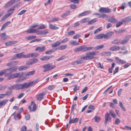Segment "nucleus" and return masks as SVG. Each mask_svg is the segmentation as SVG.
Instances as JSON below:
<instances>
[{"label": "nucleus", "instance_id": "f257e3e1", "mask_svg": "<svg viewBox=\"0 0 131 131\" xmlns=\"http://www.w3.org/2000/svg\"><path fill=\"white\" fill-rule=\"evenodd\" d=\"M37 82V81L35 80L29 83L26 82L22 84H16V89L19 90L25 88H27L36 84Z\"/></svg>", "mask_w": 131, "mask_h": 131}, {"label": "nucleus", "instance_id": "f03ea898", "mask_svg": "<svg viewBox=\"0 0 131 131\" xmlns=\"http://www.w3.org/2000/svg\"><path fill=\"white\" fill-rule=\"evenodd\" d=\"M99 52L98 51H92L86 53V56L82 57L80 59L81 60H88L95 58L93 56L94 55Z\"/></svg>", "mask_w": 131, "mask_h": 131}, {"label": "nucleus", "instance_id": "7ed1b4c3", "mask_svg": "<svg viewBox=\"0 0 131 131\" xmlns=\"http://www.w3.org/2000/svg\"><path fill=\"white\" fill-rule=\"evenodd\" d=\"M55 67V66L52 65L50 64L49 63L45 64L42 66V68L45 69L43 72H46L54 68Z\"/></svg>", "mask_w": 131, "mask_h": 131}, {"label": "nucleus", "instance_id": "20e7f679", "mask_svg": "<svg viewBox=\"0 0 131 131\" xmlns=\"http://www.w3.org/2000/svg\"><path fill=\"white\" fill-rule=\"evenodd\" d=\"M15 6L12 7L11 8L9 9L8 10V14L4 16L1 19L2 21L4 20L7 18L9 16H10L14 10Z\"/></svg>", "mask_w": 131, "mask_h": 131}, {"label": "nucleus", "instance_id": "39448f33", "mask_svg": "<svg viewBox=\"0 0 131 131\" xmlns=\"http://www.w3.org/2000/svg\"><path fill=\"white\" fill-rule=\"evenodd\" d=\"M17 69H18V66H17L12 67L9 69H7L8 71H9V72L6 74H5V76H8L10 74L12 73L16 72Z\"/></svg>", "mask_w": 131, "mask_h": 131}, {"label": "nucleus", "instance_id": "423d86ee", "mask_svg": "<svg viewBox=\"0 0 131 131\" xmlns=\"http://www.w3.org/2000/svg\"><path fill=\"white\" fill-rule=\"evenodd\" d=\"M38 61V59L33 58L27 62L26 64L27 65H31L37 62Z\"/></svg>", "mask_w": 131, "mask_h": 131}, {"label": "nucleus", "instance_id": "0eeeda50", "mask_svg": "<svg viewBox=\"0 0 131 131\" xmlns=\"http://www.w3.org/2000/svg\"><path fill=\"white\" fill-rule=\"evenodd\" d=\"M28 56L27 55V54L25 55V54H23V53H21L15 54L14 56V57L16 56L17 58L19 59H21L22 58H28Z\"/></svg>", "mask_w": 131, "mask_h": 131}, {"label": "nucleus", "instance_id": "6e6552de", "mask_svg": "<svg viewBox=\"0 0 131 131\" xmlns=\"http://www.w3.org/2000/svg\"><path fill=\"white\" fill-rule=\"evenodd\" d=\"M105 124H106L107 122L110 121L111 119V117L110 116V115L108 113H107L105 115Z\"/></svg>", "mask_w": 131, "mask_h": 131}, {"label": "nucleus", "instance_id": "1a4fd4ad", "mask_svg": "<svg viewBox=\"0 0 131 131\" xmlns=\"http://www.w3.org/2000/svg\"><path fill=\"white\" fill-rule=\"evenodd\" d=\"M131 36L130 35H128L126 36L121 41V44L124 45L126 43L130 38Z\"/></svg>", "mask_w": 131, "mask_h": 131}, {"label": "nucleus", "instance_id": "9d476101", "mask_svg": "<svg viewBox=\"0 0 131 131\" xmlns=\"http://www.w3.org/2000/svg\"><path fill=\"white\" fill-rule=\"evenodd\" d=\"M114 32L112 31H109L104 34V39H106L110 37L113 34Z\"/></svg>", "mask_w": 131, "mask_h": 131}, {"label": "nucleus", "instance_id": "9b49d317", "mask_svg": "<svg viewBox=\"0 0 131 131\" xmlns=\"http://www.w3.org/2000/svg\"><path fill=\"white\" fill-rule=\"evenodd\" d=\"M46 92L43 91L39 94L37 97V99L38 101H40L43 98L44 95L46 94Z\"/></svg>", "mask_w": 131, "mask_h": 131}, {"label": "nucleus", "instance_id": "f8f14e48", "mask_svg": "<svg viewBox=\"0 0 131 131\" xmlns=\"http://www.w3.org/2000/svg\"><path fill=\"white\" fill-rule=\"evenodd\" d=\"M107 21L112 23H115L118 22V20L115 18L112 17H110L107 19Z\"/></svg>", "mask_w": 131, "mask_h": 131}, {"label": "nucleus", "instance_id": "ddd939ff", "mask_svg": "<svg viewBox=\"0 0 131 131\" xmlns=\"http://www.w3.org/2000/svg\"><path fill=\"white\" fill-rule=\"evenodd\" d=\"M17 42V41H9L5 43V44L7 46H9L12 45H14Z\"/></svg>", "mask_w": 131, "mask_h": 131}, {"label": "nucleus", "instance_id": "4468645a", "mask_svg": "<svg viewBox=\"0 0 131 131\" xmlns=\"http://www.w3.org/2000/svg\"><path fill=\"white\" fill-rule=\"evenodd\" d=\"M15 0H12L7 3L4 6L5 8H6L11 6L15 2Z\"/></svg>", "mask_w": 131, "mask_h": 131}, {"label": "nucleus", "instance_id": "2eb2a0df", "mask_svg": "<svg viewBox=\"0 0 131 131\" xmlns=\"http://www.w3.org/2000/svg\"><path fill=\"white\" fill-rule=\"evenodd\" d=\"M14 78H19L23 76V72H20L13 73Z\"/></svg>", "mask_w": 131, "mask_h": 131}, {"label": "nucleus", "instance_id": "dca6fc26", "mask_svg": "<svg viewBox=\"0 0 131 131\" xmlns=\"http://www.w3.org/2000/svg\"><path fill=\"white\" fill-rule=\"evenodd\" d=\"M115 60L116 63H119L120 62L122 64H124L126 63V62L125 61L120 59L118 57H116L115 58Z\"/></svg>", "mask_w": 131, "mask_h": 131}, {"label": "nucleus", "instance_id": "f3484780", "mask_svg": "<svg viewBox=\"0 0 131 131\" xmlns=\"http://www.w3.org/2000/svg\"><path fill=\"white\" fill-rule=\"evenodd\" d=\"M21 113V111H18L14 116V119L16 120H19L21 118L20 114Z\"/></svg>", "mask_w": 131, "mask_h": 131}, {"label": "nucleus", "instance_id": "a211bd4d", "mask_svg": "<svg viewBox=\"0 0 131 131\" xmlns=\"http://www.w3.org/2000/svg\"><path fill=\"white\" fill-rule=\"evenodd\" d=\"M49 27L50 29L53 30H56L59 28L58 27L56 26L55 24H49Z\"/></svg>", "mask_w": 131, "mask_h": 131}, {"label": "nucleus", "instance_id": "6ab92c4d", "mask_svg": "<svg viewBox=\"0 0 131 131\" xmlns=\"http://www.w3.org/2000/svg\"><path fill=\"white\" fill-rule=\"evenodd\" d=\"M29 68L28 67L25 65L21 66L20 67L18 66V69L19 71L25 70Z\"/></svg>", "mask_w": 131, "mask_h": 131}, {"label": "nucleus", "instance_id": "aec40b11", "mask_svg": "<svg viewBox=\"0 0 131 131\" xmlns=\"http://www.w3.org/2000/svg\"><path fill=\"white\" fill-rule=\"evenodd\" d=\"M120 47L118 46H115L112 47L110 48V50L112 51H117L119 50Z\"/></svg>", "mask_w": 131, "mask_h": 131}, {"label": "nucleus", "instance_id": "412c9836", "mask_svg": "<svg viewBox=\"0 0 131 131\" xmlns=\"http://www.w3.org/2000/svg\"><path fill=\"white\" fill-rule=\"evenodd\" d=\"M53 56H44L40 59V60H46L50 59L53 57Z\"/></svg>", "mask_w": 131, "mask_h": 131}, {"label": "nucleus", "instance_id": "4be33fe9", "mask_svg": "<svg viewBox=\"0 0 131 131\" xmlns=\"http://www.w3.org/2000/svg\"><path fill=\"white\" fill-rule=\"evenodd\" d=\"M104 38V34H98L96 35L95 37V39H99Z\"/></svg>", "mask_w": 131, "mask_h": 131}, {"label": "nucleus", "instance_id": "5701e85b", "mask_svg": "<svg viewBox=\"0 0 131 131\" xmlns=\"http://www.w3.org/2000/svg\"><path fill=\"white\" fill-rule=\"evenodd\" d=\"M111 43L114 44L119 45L121 44V42L119 39H116L112 42Z\"/></svg>", "mask_w": 131, "mask_h": 131}, {"label": "nucleus", "instance_id": "b1692460", "mask_svg": "<svg viewBox=\"0 0 131 131\" xmlns=\"http://www.w3.org/2000/svg\"><path fill=\"white\" fill-rule=\"evenodd\" d=\"M1 37L2 39L4 40L7 39L8 37V36L6 35L5 33H3L1 34Z\"/></svg>", "mask_w": 131, "mask_h": 131}, {"label": "nucleus", "instance_id": "393cba45", "mask_svg": "<svg viewBox=\"0 0 131 131\" xmlns=\"http://www.w3.org/2000/svg\"><path fill=\"white\" fill-rule=\"evenodd\" d=\"M39 54L38 53H32L29 54H28L27 55L28 56V58L32 57H38L39 56Z\"/></svg>", "mask_w": 131, "mask_h": 131}, {"label": "nucleus", "instance_id": "a878e982", "mask_svg": "<svg viewBox=\"0 0 131 131\" xmlns=\"http://www.w3.org/2000/svg\"><path fill=\"white\" fill-rule=\"evenodd\" d=\"M45 49V47H37L35 49V51H39L42 52Z\"/></svg>", "mask_w": 131, "mask_h": 131}, {"label": "nucleus", "instance_id": "bb28decb", "mask_svg": "<svg viewBox=\"0 0 131 131\" xmlns=\"http://www.w3.org/2000/svg\"><path fill=\"white\" fill-rule=\"evenodd\" d=\"M48 32L47 31H39L37 33V35H45L47 34L48 33Z\"/></svg>", "mask_w": 131, "mask_h": 131}, {"label": "nucleus", "instance_id": "cd10ccee", "mask_svg": "<svg viewBox=\"0 0 131 131\" xmlns=\"http://www.w3.org/2000/svg\"><path fill=\"white\" fill-rule=\"evenodd\" d=\"M79 41H76L71 40L70 41V43L73 46H77L79 45Z\"/></svg>", "mask_w": 131, "mask_h": 131}, {"label": "nucleus", "instance_id": "c85d7f7f", "mask_svg": "<svg viewBox=\"0 0 131 131\" xmlns=\"http://www.w3.org/2000/svg\"><path fill=\"white\" fill-rule=\"evenodd\" d=\"M35 72V71L34 70L29 71L26 73L25 75L26 76H30L34 74Z\"/></svg>", "mask_w": 131, "mask_h": 131}, {"label": "nucleus", "instance_id": "c756f323", "mask_svg": "<svg viewBox=\"0 0 131 131\" xmlns=\"http://www.w3.org/2000/svg\"><path fill=\"white\" fill-rule=\"evenodd\" d=\"M79 118H75L73 120H71V119L69 121V123H75L78 122Z\"/></svg>", "mask_w": 131, "mask_h": 131}, {"label": "nucleus", "instance_id": "7c9ffc66", "mask_svg": "<svg viewBox=\"0 0 131 131\" xmlns=\"http://www.w3.org/2000/svg\"><path fill=\"white\" fill-rule=\"evenodd\" d=\"M119 105L120 107L124 111H125L126 110L125 108L123 105L121 101H120L119 102Z\"/></svg>", "mask_w": 131, "mask_h": 131}, {"label": "nucleus", "instance_id": "2f4dec72", "mask_svg": "<svg viewBox=\"0 0 131 131\" xmlns=\"http://www.w3.org/2000/svg\"><path fill=\"white\" fill-rule=\"evenodd\" d=\"M8 101V100H5L2 101L1 102H0V106H2L3 105H5Z\"/></svg>", "mask_w": 131, "mask_h": 131}, {"label": "nucleus", "instance_id": "473e14b6", "mask_svg": "<svg viewBox=\"0 0 131 131\" xmlns=\"http://www.w3.org/2000/svg\"><path fill=\"white\" fill-rule=\"evenodd\" d=\"M60 44V42L59 41H57L54 43L53 44L51 45V46L52 47H55L59 46Z\"/></svg>", "mask_w": 131, "mask_h": 131}, {"label": "nucleus", "instance_id": "72a5a7b5", "mask_svg": "<svg viewBox=\"0 0 131 131\" xmlns=\"http://www.w3.org/2000/svg\"><path fill=\"white\" fill-rule=\"evenodd\" d=\"M26 32L29 33H34L35 32H38L37 29H34L30 30V31L29 30H27L26 31Z\"/></svg>", "mask_w": 131, "mask_h": 131}, {"label": "nucleus", "instance_id": "f704fd0d", "mask_svg": "<svg viewBox=\"0 0 131 131\" xmlns=\"http://www.w3.org/2000/svg\"><path fill=\"white\" fill-rule=\"evenodd\" d=\"M8 71L7 69H4L0 72V76L4 75V74L6 73Z\"/></svg>", "mask_w": 131, "mask_h": 131}, {"label": "nucleus", "instance_id": "c9c22d12", "mask_svg": "<svg viewBox=\"0 0 131 131\" xmlns=\"http://www.w3.org/2000/svg\"><path fill=\"white\" fill-rule=\"evenodd\" d=\"M109 113L113 117L115 118L116 117L115 115L114 112L112 110H110L109 111Z\"/></svg>", "mask_w": 131, "mask_h": 131}, {"label": "nucleus", "instance_id": "e433bc0d", "mask_svg": "<svg viewBox=\"0 0 131 131\" xmlns=\"http://www.w3.org/2000/svg\"><path fill=\"white\" fill-rule=\"evenodd\" d=\"M56 50V49H52L50 50H48L46 51L45 52V53L46 54H50L51 53L54 52Z\"/></svg>", "mask_w": 131, "mask_h": 131}, {"label": "nucleus", "instance_id": "4c0bfd02", "mask_svg": "<svg viewBox=\"0 0 131 131\" xmlns=\"http://www.w3.org/2000/svg\"><path fill=\"white\" fill-rule=\"evenodd\" d=\"M89 19L88 18H85L84 19H82L80 21V22L81 23H84L88 21Z\"/></svg>", "mask_w": 131, "mask_h": 131}, {"label": "nucleus", "instance_id": "58836bf2", "mask_svg": "<svg viewBox=\"0 0 131 131\" xmlns=\"http://www.w3.org/2000/svg\"><path fill=\"white\" fill-rule=\"evenodd\" d=\"M104 47V45H101L96 47L94 48V49L95 50H98L101 49Z\"/></svg>", "mask_w": 131, "mask_h": 131}, {"label": "nucleus", "instance_id": "ea45409f", "mask_svg": "<svg viewBox=\"0 0 131 131\" xmlns=\"http://www.w3.org/2000/svg\"><path fill=\"white\" fill-rule=\"evenodd\" d=\"M66 48V45H62L60 46L57 48H56V49L59 50H62Z\"/></svg>", "mask_w": 131, "mask_h": 131}, {"label": "nucleus", "instance_id": "a19ab883", "mask_svg": "<svg viewBox=\"0 0 131 131\" xmlns=\"http://www.w3.org/2000/svg\"><path fill=\"white\" fill-rule=\"evenodd\" d=\"M59 19V18H53L51 20H50L48 22L49 23H51L55 22L56 21H57Z\"/></svg>", "mask_w": 131, "mask_h": 131}, {"label": "nucleus", "instance_id": "79ce46f5", "mask_svg": "<svg viewBox=\"0 0 131 131\" xmlns=\"http://www.w3.org/2000/svg\"><path fill=\"white\" fill-rule=\"evenodd\" d=\"M97 19L96 18H95L92 20H91V21H89L88 22V25L94 23L95 22L97 21Z\"/></svg>", "mask_w": 131, "mask_h": 131}, {"label": "nucleus", "instance_id": "37998d69", "mask_svg": "<svg viewBox=\"0 0 131 131\" xmlns=\"http://www.w3.org/2000/svg\"><path fill=\"white\" fill-rule=\"evenodd\" d=\"M102 30V27H100L95 30L94 31V34H96L97 32L101 31Z\"/></svg>", "mask_w": 131, "mask_h": 131}, {"label": "nucleus", "instance_id": "c03bdc74", "mask_svg": "<svg viewBox=\"0 0 131 131\" xmlns=\"http://www.w3.org/2000/svg\"><path fill=\"white\" fill-rule=\"evenodd\" d=\"M36 36H32L28 37H26V39H27L28 40H31L32 39H34L35 38Z\"/></svg>", "mask_w": 131, "mask_h": 131}, {"label": "nucleus", "instance_id": "a18cd8bd", "mask_svg": "<svg viewBox=\"0 0 131 131\" xmlns=\"http://www.w3.org/2000/svg\"><path fill=\"white\" fill-rule=\"evenodd\" d=\"M7 77H8L7 79L8 80H10L11 79L15 78L14 77V76L13 74H12L10 75H9Z\"/></svg>", "mask_w": 131, "mask_h": 131}, {"label": "nucleus", "instance_id": "49530a36", "mask_svg": "<svg viewBox=\"0 0 131 131\" xmlns=\"http://www.w3.org/2000/svg\"><path fill=\"white\" fill-rule=\"evenodd\" d=\"M39 25L37 23H34L31 25L30 27V29H32L35 28Z\"/></svg>", "mask_w": 131, "mask_h": 131}, {"label": "nucleus", "instance_id": "de8ad7c7", "mask_svg": "<svg viewBox=\"0 0 131 131\" xmlns=\"http://www.w3.org/2000/svg\"><path fill=\"white\" fill-rule=\"evenodd\" d=\"M16 89V84L11 86L8 88V89L10 90H13L14 89Z\"/></svg>", "mask_w": 131, "mask_h": 131}, {"label": "nucleus", "instance_id": "09e8293b", "mask_svg": "<svg viewBox=\"0 0 131 131\" xmlns=\"http://www.w3.org/2000/svg\"><path fill=\"white\" fill-rule=\"evenodd\" d=\"M47 27V26L46 25L45 26L44 25H42L38 27V29H45Z\"/></svg>", "mask_w": 131, "mask_h": 131}, {"label": "nucleus", "instance_id": "8fccbe9b", "mask_svg": "<svg viewBox=\"0 0 131 131\" xmlns=\"http://www.w3.org/2000/svg\"><path fill=\"white\" fill-rule=\"evenodd\" d=\"M74 51L75 52H78L80 51H81V46L75 49L74 50Z\"/></svg>", "mask_w": 131, "mask_h": 131}, {"label": "nucleus", "instance_id": "3c124183", "mask_svg": "<svg viewBox=\"0 0 131 131\" xmlns=\"http://www.w3.org/2000/svg\"><path fill=\"white\" fill-rule=\"evenodd\" d=\"M12 93V91H7L6 92V93L5 94V95L7 96H9Z\"/></svg>", "mask_w": 131, "mask_h": 131}, {"label": "nucleus", "instance_id": "603ef678", "mask_svg": "<svg viewBox=\"0 0 131 131\" xmlns=\"http://www.w3.org/2000/svg\"><path fill=\"white\" fill-rule=\"evenodd\" d=\"M55 86L54 85H49L48 87V89L50 90H51L55 87Z\"/></svg>", "mask_w": 131, "mask_h": 131}, {"label": "nucleus", "instance_id": "864d4df0", "mask_svg": "<svg viewBox=\"0 0 131 131\" xmlns=\"http://www.w3.org/2000/svg\"><path fill=\"white\" fill-rule=\"evenodd\" d=\"M37 109L36 105V104L34 103L32 106V111L34 112L36 111Z\"/></svg>", "mask_w": 131, "mask_h": 131}, {"label": "nucleus", "instance_id": "5fc2aeb1", "mask_svg": "<svg viewBox=\"0 0 131 131\" xmlns=\"http://www.w3.org/2000/svg\"><path fill=\"white\" fill-rule=\"evenodd\" d=\"M95 121L96 122H98L101 119V118L98 116H95L94 117Z\"/></svg>", "mask_w": 131, "mask_h": 131}, {"label": "nucleus", "instance_id": "6e6d98bb", "mask_svg": "<svg viewBox=\"0 0 131 131\" xmlns=\"http://www.w3.org/2000/svg\"><path fill=\"white\" fill-rule=\"evenodd\" d=\"M105 13H109L111 11V9H110L104 8Z\"/></svg>", "mask_w": 131, "mask_h": 131}, {"label": "nucleus", "instance_id": "4d7b16f0", "mask_svg": "<svg viewBox=\"0 0 131 131\" xmlns=\"http://www.w3.org/2000/svg\"><path fill=\"white\" fill-rule=\"evenodd\" d=\"M120 122L119 119L118 118H117L115 121V124L116 125H118Z\"/></svg>", "mask_w": 131, "mask_h": 131}, {"label": "nucleus", "instance_id": "13d9d810", "mask_svg": "<svg viewBox=\"0 0 131 131\" xmlns=\"http://www.w3.org/2000/svg\"><path fill=\"white\" fill-rule=\"evenodd\" d=\"M81 51L82 52L86 51L85 46L82 45L81 46Z\"/></svg>", "mask_w": 131, "mask_h": 131}, {"label": "nucleus", "instance_id": "bf43d9fd", "mask_svg": "<svg viewBox=\"0 0 131 131\" xmlns=\"http://www.w3.org/2000/svg\"><path fill=\"white\" fill-rule=\"evenodd\" d=\"M93 48V47H86L85 46L86 51L91 50Z\"/></svg>", "mask_w": 131, "mask_h": 131}, {"label": "nucleus", "instance_id": "052dcab7", "mask_svg": "<svg viewBox=\"0 0 131 131\" xmlns=\"http://www.w3.org/2000/svg\"><path fill=\"white\" fill-rule=\"evenodd\" d=\"M123 22L122 21H119L118 23L116 25V27H118L120 26L123 24Z\"/></svg>", "mask_w": 131, "mask_h": 131}, {"label": "nucleus", "instance_id": "680f3d73", "mask_svg": "<svg viewBox=\"0 0 131 131\" xmlns=\"http://www.w3.org/2000/svg\"><path fill=\"white\" fill-rule=\"evenodd\" d=\"M53 0H48V1L46 3H45V5L46 6L50 4Z\"/></svg>", "mask_w": 131, "mask_h": 131}, {"label": "nucleus", "instance_id": "e2e57ef3", "mask_svg": "<svg viewBox=\"0 0 131 131\" xmlns=\"http://www.w3.org/2000/svg\"><path fill=\"white\" fill-rule=\"evenodd\" d=\"M126 4L125 3H123L121 7V9L122 10H124V8L126 7Z\"/></svg>", "mask_w": 131, "mask_h": 131}, {"label": "nucleus", "instance_id": "0e129e2a", "mask_svg": "<svg viewBox=\"0 0 131 131\" xmlns=\"http://www.w3.org/2000/svg\"><path fill=\"white\" fill-rule=\"evenodd\" d=\"M99 12L101 13H105L104 8L101 7L98 10Z\"/></svg>", "mask_w": 131, "mask_h": 131}, {"label": "nucleus", "instance_id": "69168bd1", "mask_svg": "<svg viewBox=\"0 0 131 131\" xmlns=\"http://www.w3.org/2000/svg\"><path fill=\"white\" fill-rule=\"evenodd\" d=\"M65 58V57L64 56H62L60 58H59L58 59H57L56 60L57 61H59L60 60H63Z\"/></svg>", "mask_w": 131, "mask_h": 131}, {"label": "nucleus", "instance_id": "338daca9", "mask_svg": "<svg viewBox=\"0 0 131 131\" xmlns=\"http://www.w3.org/2000/svg\"><path fill=\"white\" fill-rule=\"evenodd\" d=\"M75 33V31H70L67 33V35L69 36L72 35Z\"/></svg>", "mask_w": 131, "mask_h": 131}, {"label": "nucleus", "instance_id": "774afa93", "mask_svg": "<svg viewBox=\"0 0 131 131\" xmlns=\"http://www.w3.org/2000/svg\"><path fill=\"white\" fill-rule=\"evenodd\" d=\"M27 127L25 126H23L22 127L20 131H26Z\"/></svg>", "mask_w": 131, "mask_h": 131}]
</instances>
